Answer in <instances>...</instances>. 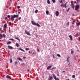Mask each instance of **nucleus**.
<instances>
[{"mask_svg":"<svg viewBox=\"0 0 80 80\" xmlns=\"http://www.w3.org/2000/svg\"><path fill=\"white\" fill-rule=\"evenodd\" d=\"M17 17H18V15L15 14H14L13 15H12L11 17V20L13 22V20H14V18H17Z\"/></svg>","mask_w":80,"mask_h":80,"instance_id":"1","label":"nucleus"},{"mask_svg":"<svg viewBox=\"0 0 80 80\" xmlns=\"http://www.w3.org/2000/svg\"><path fill=\"white\" fill-rule=\"evenodd\" d=\"M31 23L33 25H35V26H37V27H40V25H39L38 23H36L33 21H31Z\"/></svg>","mask_w":80,"mask_h":80,"instance_id":"2","label":"nucleus"},{"mask_svg":"<svg viewBox=\"0 0 80 80\" xmlns=\"http://www.w3.org/2000/svg\"><path fill=\"white\" fill-rule=\"evenodd\" d=\"M67 2H66L65 4H61V7L63 8V7H64V8H67Z\"/></svg>","mask_w":80,"mask_h":80,"instance_id":"3","label":"nucleus"},{"mask_svg":"<svg viewBox=\"0 0 80 80\" xmlns=\"http://www.w3.org/2000/svg\"><path fill=\"white\" fill-rule=\"evenodd\" d=\"M52 76L53 77V78L55 79V80H60L58 78H57V77L55 74H52Z\"/></svg>","mask_w":80,"mask_h":80,"instance_id":"4","label":"nucleus"},{"mask_svg":"<svg viewBox=\"0 0 80 80\" xmlns=\"http://www.w3.org/2000/svg\"><path fill=\"white\" fill-rule=\"evenodd\" d=\"M79 8V5H76L75 7V10L77 11L78 9Z\"/></svg>","mask_w":80,"mask_h":80,"instance_id":"5","label":"nucleus"},{"mask_svg":"<svg viewBox=\"0 0 80 80\" xmlns=\"http://www.w3.org/2000/svg\"><path fill=\"white\" fill-rule=\"evenodd\" d=\"M25 33H26L27 35H30V33H29V32H27V31L26 30H25Z\"/></svg>","mask_w":80,"mask_h":80,"instance_id":"6","label":"nucleus"},{"mask_svg":"<svg viewBox=\"0 0 80 80\" xmlns=\"http://www.w3.org/2000/svg\"><path fill=\"white\" fill-rule=\"evenodd\" d=\"M7 24H5L4 25V27H3V30H5V29L7 28Z\"/></svg>","mask_w":80,"mask_h":80,"instance_id":"7","label":"nucleus"},{"mask_svg":"<svg viewBox=\"0 0 80 80\" xmlns=\"http://www.w3.org/2000/svg\"><path fill=\"white\" fill-rule=\"evenodd\" d=\"M6 78H8V79H9V80H10V79L12 78L8 75H7L6 76Z\"/></svg>","mask_w":80,"mask_h":80,"instance_id":"8","label":"nucleus"},{"mask_svg":"<svg viewBox=\"0 0 80 80\" xmlns=\"http://www.w3.org/2000/svg\"><path fill=\"white\" fill-rule=\"evenodd\" d=\"M55 14L56 16H57V17H58V15L59 14V12L58 11H57L56 12Z\"/></svg>","mask_w":80,"mask_h":80,"instance_id":"9","label":"nucleus"},{"mask_svg":"<svg viewBox=\"0 0 80 80\" xmlns=\"http://www.w3.org/2000/svg\"><path fill=\"white\" fill-rule=\"evenodd\" d=\"M69 59H70V57L68 56L67 58V61L68 62L70 63V62H69Z\"/></svg>","mask_w":80,"mask_h":80,"instance_id":"10","label":"nucleus"},{"mask_svg":"<svg viewBox=\"0 0 80 80\" xmlns=\"http://www.w3.org/2000/svg\"><path fill=\"white\" fill-rule=\"evenodd\" d=\"M8 47L9 48V49H13V47H12V46H11L9 45L8 46Z\"/></svg>","mask_w":80,"mask_h":80,"instance_id":"11","label":"nucleus"},{"mask_svg":"<svg viewBox=\"0 0 80 80\" xmlns=\"http://www.w3.org/2000/svg\"><path fill=\"white\" fill-rule=\"evenodd\" d=\"M51 67H52V66L51 65L49 66L47 68V70H48V69H50V68Z\"/></svg>","mask_w":80,"mask_h":80,"instance_id":"12","label":"nucleus"},{"mask_svg":"<svg viewBox=\"0 0 80 80\" xmlns=\"http://www.w3.org/2000/svg\"><path fill=\"white\" fill-rule=\"evenodd\" d=\"M71 7L72 8H75V5H74V4H71Z\"/></svg>","mask_w":80,"mask_h":80,"instance_id":"13","label":"nucleus"},{"mask_svg":"<svg viewBox=\"0 0 80 80\" xmlns=\"http://www.w3.org/2000/svg\"><path fill=\"white\" fill-rule=\"evenodd\" d=\"M69 38H70V39L71 40V41L73 40V38H72V36L69 35Z\"/></svg>","mask_w":80,"mask_h":80,"instance_id":"14","label":"nucleus"},{"mask_svg":"<svg viewBox=\"0 0 80 80\" xmlns=\"http://www.w3.org/2000/svg\"><path fill=\"white\" fill-rule=\"evenodd\" d=\"M19 49L20 50H21L22 52H25V51L23 50L22 48H19Z\"/></svg>","mask_w":80,"mask_h":80,"instance_id":"15","label":"nucleus"},{"mask_svg":"<svg viewBox=\"0 0 80 80\" xmlns=\"http://www.w3.org/2000/svg\"><path fill=\"white\" fill-rule=\"evenodd\" d=\"M18 60H20V61H21V62H22V59H21V58H17Z\"/></svg>","mask_w":80,"mask_h":80,"instance_id":"16","label":"nucleus"},{"mask_svg":"<svg viewBox=\"0 0 80 80\" xmlns=\"http://www.w3.org/2000/svg\"><path fill=\"white\" fill-rule=\"evenodd\" d=\"M71 54H73V53H74V51H73V50H72V49H71Z\"/></svg>","mask_w":80,"mask_h":80,"instance_id":"17","label":"nucleus"},{"mask_svg":"<svg viewBox=\"0 0 80 80\" xmlns=\"http://www.w3.org/2000/svg\"><path fill=\"white\" fill-rule=\"evenodd\" d=\"M80 25V22H79L78 23L76 22V25L77 26H78V25Z\"/></svg>","mask_w":80,"mask_h":80,"instance_id":"18","label":"nucleus"},{"mask_svg":"<svg viewBox=\"0 0 80 80\" xmlns=\"http://www.w3.org/2000/svg\"><path fill=\"white\" fill-rule=\"evenodd\" d=\"M14 38L15 39H17V40H18L19 41H20V39H19V38H18H18Z\"/></svg>","mask_w":80,"mask_h":80,"instance_id":"19","label":"nucleus"},{"mask_svg":"<svg viewBox=\"0 0 80 80\" xmlns=\"http://www.w3.org/2000/svg\"><path fill=\"white\" fill-rule=\"evenodd\" d=\"M11 43H12V42H10V41H9V42H8L7 43V45H9V44H10Z\"/></svg>","mask_w":80,"mask_h":80,"instance_id":"20","label":"nucleus"},{"mask_svg":"<svg viewBox=\"0 0 80 80\" xmlns=\"http://www.w3.org/2000/svg\"><path fill=\"white\" fill-rule=\"evenodd\" d=\"M0 38H3V36L1 33H0Z\"/></svg>","mask_w":80,"mask_h":80,"instance_id":"21","label":"nucleus"},{"mask_svg":"<svg viewBox=\"0 0 80 80\" xmlns=\"http://www.w3.org/2000/svg\"><path fill=\"white\" fill-rule=\"evenodd\" d=\"M49 79L50 80H52L53 79V77L52 76H49Z\"/></svg>","mask_w":80,"mask_h":80,"instance_id":"22","label":"nucleus"},{"mask_svg":"<svg viewBox=\"0 0 80 80\" xmlns=\"http://www.w3.org/2000/svg\"><path fill=\"white\" fill-rule=\"evenodd\" d=\"M73 57L75 60H76V61L77 59H76V56H75V55H74Z\"/></svg>","mask_w":80,"mask_h":80,"instance_id":"23","label":"nucleus"},{"mask_svg":"<svg viewBox=\"0 0 80 80\" xmlns=\"http://www.w3.org/2000/svg\"><path fill=\"white\" fill-rule=\"evenodd\" d=\"M71 5L73 4V1H71Z\"/></svg>","mask_w":80,"mask_h":80,"instance_id":"24","label":"nucleus"},{"mask_svg":"<svg viewBox=\"0 0 80 80\" xmlns=\"http://www.w3.org/2000/svg\"><path fill=\"white\" fill-rule=\"evenodd\" d=\"M21 65L22 66V67H25V63H22L21 64Z\"/></svg>","mask_w":80,"mask_h":80,"instance_id":"25","label":"nucleus"},{"mask_svg":"<svg viewBox=\"0 0 80 80\" xmlns=\"http://www.w3.org/2000/svg\"><path fill=\"white\" fill-rule=\"evenodd\" d=\"M16 45L17 47H18L19 46V44L18 43H16Z\"/></svg>","mask_w":80,"mask_h":80,"instance_id":"26","label":"nucleus"},{"mask_svg":"<svg viewBox=\"0 0 80 80\" xmlns=\"http://www.w3.org/2000/svg\"><path fill=\"white\" fill-rule=\"evenodd\" d=\"M69 22H68L67 23L66 25H67V26H68L69 25Z\"/></svg>","mask_w":80,"mask_h":80,"instance_id":"27","label":"nucleus"},{"mask_svg":"<svg viewBox=\"0 0 80 80\" xmlns=\"http://www.w3.org/2000/svg\"><path fill=\"white\" fill-rule=\"evenodd\" d=\"M72 78H75V75H72Z\"/></svg>","mask_w":80,"mask_h":80,"instance_id":"28","label":"nucleus"},{"mask_svg":"<svg viewBox=\"0 0 80 80\" xmlns=\"http://www.w3.org/2000/svg\"><path fill=\"white\" fill-rule=\"evenodd\" d=\"M47 3H48V4H50V0H47Z\"/></svg>","mask_w":80,"mask_h":80,"instance_id":"29","label":"nucleus"},{"mask_svg":"<svg viewBox=\"0 0 80 80\" xmlns=\"http://www.w3.org/2000/svg\"><path fill=\"white\" fill-rule=\"evenodd\" d=\"M48 13H49L48 11H46V13L47 15H48Z\"/></svg>","mask_w":80,"mask_h":80,"instance_id":"30","label":"nucleus"},{"mask_svg":"<svg viewBox=\"0 0 80 80\" xmlns=\"http://www.w3.org/2000/svg\"><path fill=\"white\" fill-rule=\"evenodd\" d=\"M57 56L58 57H61V56H60V55L58 54H57Z\"/></svg>","mask_w":80,"mask_h":80,"instance_id":"31","label":"nucleus"},{"mask_svg":"<svg viewBox=\"0 0 80 80\" xmlns=\"http://www.w3.org/2000/svg\"><path fill=\"white\" fill-rule=\"evenodd\" d=\"M52 1L54 3H55V0H52Z\"/></svg>","mask_w":80,"mask_h":80,"instance_id":"32","label":"nucleus"},{"mask_svg":"<svg viewBox=\"0 0 80 80\" xmlns=\"http://www.w3.org/2000/svg\"><path fill=\"white\" fill-rule=\"evenodd\" d=\"M35 13H37V12H38V10H36L35 11Z\"/></svg>","mask_w":80,"mask_h":80,"instance_id":"33","label":"nucleus"},{"mask_svg":"<svg viewBox=\"0 0 80 80\" xmlns=\"http://www.w3.org/2000/svg\"><path fill=\"white\" fill-rule=\"evenodd\" d=\"M52 56L53 58H55V56H54V55L52 54Z\"/></svg>","mask_w":80,"mask_h":80,"instance_id":"34","label":"nucleus"},{"mask_svg":"<svg viewBox=\"0 0 80 80\" xmlns=\"http://www.w3.org/2000/svg\"><path fill=\"white\" fill-rule=\"evenodd\" d=\"M10 40H11L12 41H13L14 40V39H13L12 38V39H9Z\"/></svg>","mask_w":80,"mask_h":80,"instance_id":"35","label":"nucleus"},{"mask_svg":"<svg viewBox=\"0 0 80 80\" xmlns=\"http://www.w3.org/2000/svg\"><path fill=\"white\" fill-rule=\"evenodd\" d=\"M8 24L9 25H12V23L10 22H9Z\"/></svg>","mask_w":80,"mask_h":80,"instance_id":"36","label":"nucleus"},{"mask_svg":"<svg viewBox=\"0 0 80 80\" xmlns=\"http://www.w3.org/2000/svg\"><path fill=\"white\" fill-rule=\"evenodd\" d=\"M17 63H18V62H17V61L15 62V65H17Z\"/></svg>","mask_w":80,"mask_h":80,"instance_id":"37","label":"nucleus"},{"mask_svg":"<svg viewBox=\"0 0 80 80\" xmlns=\"http://www.w3.org/2000/svg\"><path fill=\"white\" fill-rule=\"evenodd\" d=\"M20 8V7L19 6H18L17 7V9H19V8Z\"/></svg>","mask_w":80,"mask_h":80,"instance_id":"38","label":"nucleus"},{"mask_svg":"<svg viewBox=\"0 0 80 80\" xmlns=\"http://www.w3.org/2000/svg\"><path fill=\"white\" fill-rule=\"evenodd\" d=\"M25 50H29V48H25Z\"/></svg>","mask_w":80,"mask_h":80,"instance_id":"39","label":"nucleus"},{"mask_svg":"<svg viewBox=\"0 0 80 80\" xmlns=\"http://www.w3.org/2000/svg\"><path fill=\"white\" fill-rule=\"evenodd\" d=\"M10 15H8V18H10Z\"/></svg>","mask_w":80,"mask_h":80,"instance_id":"40","label":"nucleus"},{"mask_svg":"<svg viewBox=\"0 0 80 80\" xmlns=\"http://www.w3.org/2000/svg\"><path fill=\"white\" fill-rule=\"evenodd\" d=\"M75 20H74L73 21V22L72 23V24L73 25V24L74 23V22H75Z\"/></svg>","mask_w":80,"mask_h":80,"instance_id":"41","label":"nucleus"},{"mask_svg":"<svg viewBox=\"0 0 80 80\" xmlns=\"http://www.w3.org/2000/svg\"><path fill=\"white\" fill-rule=\"evenodd\" d=\"M2 36L3 37H5V34H3Z\"/></svg>","mask_w":80,"mask_h":80,"instance_id":"42","label":"nucleus"},{"mask_svg":"<svg viewBox=\"0 0 80 80\" xmlns=\"http://www.w3.org/2000/svg\"><path fill=\"white\" fill-rule=\"evenodd\" d=\"M10 63H12V59H10Z\"/></svg>","mask_w":80,"mask_h":80,"instance_id":"43","label":"nucleus"},{"mask_svg":"<svg viewBox=\"0 0 80 80\" xmlns=\"http://www.w3.org/2000/svg\"><path fill=\"white\" fill-rule=\"evenodd\" d=\"M37 50L38 52H40V50H39V49H37Z\"/></svg>","mask_w":80,"mask_h":80,"instance_id":"44","label":"nucleus"},{"mask_svg":"<svg viewBox=\"0 0 80 80\" xmlns=\"http://www.w3.org/2000/svg\"><path fill=\"white\" fill-rule=\"evenodd\" d=\"M63 1H62V0H61L60 1V3H62V2Z\"/></svg>","mask_w":80,"mask_h":80,"instance_id":"45","label":"nucleus"},{"mask_svg":"<svg viewBox=\"0 0 80 80\" xmlns=\"http://www.w3.org/2000/svg\"><path fill=\"white\" fill-rule=\"evenodd\" d=\"M54 69V68H52L51 69V70H53Z\"/></svg>","mask_w":80,"mask_h":80,"instance_id":"46","label":"nucleus"},{"mask_svg":"<svg viewBox=\"0 0 80 80\" xmlns=\"http://www.w3.org/2000/svg\"><path fill=\"white\" fill-rule=\"evenodd\" d=\"M20 19H21V17H20L18 18L19 20H20Z\"/></svg>","mask_w":80,"mask_h":80,"instance_id":"47","label":"nucleus"},{"mask_svg":"<svg viewBox=\"0 0 80 80\" xmlns=\"http://www.w3.org/2000/svg\"><path fill=\"white\" fill-rule=\"evenodd\" d=\"M77 2H78L79 1V0H76Z\"/></svg>","mask_w":80,"mask_h":80,"instance_id":"48","label":"nucleus"},{"mask_svg":"<svg viewBox=\"0 0 80 80\" xmlns=\"http://www.w3.org/2000/svg\"><path fill=\"white\" fill-rule=\"evenodd\" d=\"M7 17H5V20H7Z\"/></svg>","mask_w":80,"mask_h":80,"instance_id":"49","label":"nucleus"},{"mask_svg":"<svg viewBox=\"0 0 80 80\" xmlns=\"http://www.w3.org/2000/svg\"><path fill=\"white\" fill-rule=\"evenodd\" d=\"M27 71H28V72H30V70H29V69H28V70H27Z\"/></svg>","mask_w":80,"mask_h":80,"instance_id":"50","label":"nucleus"},{"mask_svg":"<svg viewBox=\"0 0 80 80\" xmlns=\"http://www.w3.org/2000/svg\"><path fill=\"white\" fill-rule=\"evenodd\" d=\"M18 14H19V13H20V12H18Z\"/></svg>","mask_w":80,"mask_h":80,"instance_id":"51","label":"nucleus"},{"mask_svg":"<svg viewBox=\"0 0 80 80\" xmlns=\"http://www.w3.org/2000/svg\"><path fill=\"white\" fill-rule=\"evenodd\" d=\"M2 28H0V32L1 31V30H2Z\"/></svg>","mask_w":80,"mask_h":80,"instance_id":"52","label":"nucleus"},{"mask_svg":"<svg viewBox=\"0 0 80 80\" xmlns=\"http://www.w3.org/2000/svg\"><path fill=\"white\" fill-rule=\"evenodd\" d=\"M8 52H10V50H8Z\"/></svg>","mask_w":80,"mask_h":80,"instance_id":"53","label":"nucleus"},{"mask_svg":"<svg viewBox=\"0 0 80 80\" xmlns=\"http://www.w3.org/2000/svg\"><path fill=\"white\" fill-rule=\"evenodd\" d=\"M78 39H79V40H80V37H79L78 38Z\"/></svg>","mask_w":80,"mask_h":80,"instance_id":"54","label":"nucleus"},{"mask_svg":"<svg viewBox=\"0 0 80 80\" xmlns=\"http://www.w3.org/2000/svg\"><path fill=\"white\" fill-rule=\"evenodd\" d=\"M23 58H26V57H23Z\"/></svg>","mask_w":80,"mask_h":80,"instance_id":"55","label":"nucleus"},{"mask_svg":"<svg viewBox=\"0 0 80 80\" xmlns=\"http://www.w3.org/2000/svg\"><path fill=\"white\" fill-rule=\"evenodd\" d=\"M34 53H35V52H32V54H34Z\"/></svg>","mask_w":80,"mask_h":80,"instance_id":"56","label":"nucleus"},{"mask_svg":"<svg viewBox=\"0 0 80 80\" xmlns=\"http://www.w3.org/2000/svg\"><path fill=\"white\" fill-rule=\"evenodd\" d=\"M70 62H69V63L68 64V65H70Z\"/></svg>","mask_w":80,"mask_h":80,"instance_id":"57","label":"nucleus"},{"mask_svg":"<svg viewBox=\"0 0 80 80\" xmlns=\"http://www.w3.org/2000/svg\"><path fill=\"white\" fill-rule=\"evenodd\" d=\"M63 72H65V71H63Z\"/></svg>","mask_w":80,"mask_h":80,"instance_id":"58","label":"nucleus"},{"mask_svg":"<svg viewBox=\"0 0 80 80\" xmlns=\"http://www.w3.org/2000/svg\"><path fill=\"white\" fill-rule=\"evenodd\" d=\"M29 53H30V51H29Z\"/></svg>","mask_w":80,"mask_h":80,"instance_id":"59","label":"nucleus"},{"mask_svg":"<svg viewBox=\"0 0 80 80\" xmlns=\"http://www.w3.org/2000/svg\"><path fill=\"white\" fill-rule=\"evenodd\" d=\"M72 16H74V14H72Z\"/></svg>","mask_w":80,"mask_h":80,"instance_id":"60","label":"nucleus"},{"mask_svg":"<svg viewBox=\"0 0 80 80\" xmlns=\"http://www.w3.org/2000/svg\"><path fill=\"white\" fill-rule=\"evenodd\" d=\"M48 80H51V79H48Z\"/></svg>","mask_w":80,"mask_h":80,"instance_id":"61","label":"nucleus"},{"mask_svg":"<svg viewBox=\"0 0 80 80\" xmlns=\"http://www.w3.org/2000/svg\"><path fill=\"white\" fill-rule=\"evenodd\" d=\"M67 80H70L69 79H67Z\"/></svg>","mask_w":80,"mask_h":80,"instance_id":"62","label":"nucleus"},{"mask_svg":"<svg viewBox=\"0 0 80 80\" xmlns=\"http://www.w3.org/2000/svg\"><path fill=\"white\" fill-rule=\"evenodd\" d=\"M55 68H55L54 69H55Z\"/></svg>","mask_w":80,"mask_h":80,"instance_id":"63","label":"nucleus"},{"mask_svg":"<svg viewBox=\"0 0 80 80\" xmlns=\"http://www.w3.org/2000/svg\"><path fill=\"white\" fill-rule=\"evenodd\" d=\"M67 12H68V10H67Z\"/></svg>","mask_w":80,"mask_h":80,"instance_id":"64","label":"nucleus"}]
</instances>
